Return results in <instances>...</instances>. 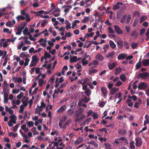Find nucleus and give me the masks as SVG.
<instances>
[{
  "label": "nucleus",
  "instance_id": "obj_1",
  "mask_svg": "<svg viewBox=\"0 0 149 149\" xmlns=\"http://www.w3.org/2000/svg\"><path fill=\"white\" fill-rule=\"evenodd\" d=\"M135 145L137 147H139L142 145L143 143L141 138L136 137L135 139Z\"/></svg>",
  "mask_w": 149,
  "mask_h": 149
},
{
  "label": "nucleus",
  "instance_id": "obj_2",
  "mask_svg": "<svg viewBox=\"0 0 149 149\" xmlns=\"http://www.w3.org/2000/svg\"><path fill=\"white\" fill-rule=\"evenodd\" d=\"M148 86V84L144 82H142L140 83L138 86L139 89H144L147 88Z\"/></svg>",
  "mask_w": 149,
  "mask_h": 149
},
{
  "label": "nucleus",
  "instance_id": "obj_3",
  "mask_svg": "<svg viewBox=\"0 0 149 149\" xmlns=\"http://www.w3.org/2000/svg\"><path fill=\"white\" fill-rule=\"evenodd\" d=\"M138 76L142 79H147L149 77V73L147 72H144L140 74Z\"/></svg>",
  "mask_w": 149,
  "mask_h": 149
},
{
  "label": "nucleus",
  "instance_id": "obj_4",
  "mask_svg": "<svg viewBox=\"0 0 149 149\" xmlns=\"http://www.w3.org/2000/svg\"><path fill=\"white\" fill-rule=\"evenodd\" d=\"M101 91L104 97V98H106L107 96L108 92L107 88L105 87L102 86L101 88Z\"/></svg>",
  "mask_w": 149,
  "mask_h": 149
},
{
  "label": "nucleus",
  "instance_id": "obj_5",
  "mask_svg": "<svg viewBox=\"0 0 149 149\" xmlns=\"http://www.w3.org/2000/svg\"><path fill=\"white\" fill-rule=\"evenodd\" d=\"M127 56V54L124 53L120 54L118 56V60H123L125 59Z\"/></svg>",
  "mask_w": 149,
  "mask_h": 149
},
{
  "label": "nucleus",
  "instance_id": "obj_6",
  "mask_svg": "<svg viewBox=\"0 0 149 149\" xmlns=\"http://www.w3.org/2000/svg\"><path fill=\"white\" fill-rule=\"evenodd\" d=\"M123 3L122 2H117L116 4L113 6V9L114 10H117L120 8V5H123Z\"/></svg>",
  "mask_w": 149,
  "mask_h": 149
},
{
  "label": "nucleus",
  "instance_id": "obj_7",
  "mask_svg": "<svg viewBox=\"0 0 149 149\" xmlns=\"http://www.w3.org/2000/svg\"><path fill=\"white\" fill-rule=\"evenodd\" d=\"M116 32L119 34H121L123 33V31L120 29L119 27L116 25L113 26Z\"/></svg>",
  "mask_w": 149,
  "mask_h": 149
},
{
  "label": "nucleus",
  "instance_id": "obj_8",
  "mask_svg": "<svg viewBox=\"0 0 149 149\" xmlns=\"http://www.w3.org/2000/svg\"><path fill=\"white\" fill-rule=\"evenodd\" d=\"M9 118L10 119V122L14 124H15L16 123L17 117L16 115L14 114L10 115L9 117Z\"/></svg>",
  "mask_w": 149,
  "mask_h": 149
},
{
  "label": "nucleus",
  "instance_id": "obj_9",
  "mask_svg": "<svg viewBox=\"0 0 149 149\" xmlns=\"http://www.w3.org/2000/svg\"><path fill=\"white\" fill-rule=\"evenodd\" d=\"M119 90L118 88H117L116 87H113L112 88L110 91V93L111 95H113L114 94L118 92Z\"/></svg>",
  "mask_w": 149,
  "mask_h": 149
},
{
  "label": "nucleus",
  "instance_id": "obj_10",
  "mask_svg": "<svg viewBox=\"0 0 149 149\" xmlns=\"http://www.w3.org/2000/svg\"><path fill=\"white\" fill-rule=\"evenodd\" d=\"M117 65L116 62H114L111 64L109 63L108 66L109 69L110 70H112L114 67H116Z\"/></svg>",
  "mask_w": 149,
  "mask_h": 149
},
{
  "label": "nucleus",
  "instance_id": "obj_11",
  "mask_svg": "<svg viewBox=\"0 0 149 149\" xmlns=\"http://www.w3.org/2000/svg\"><path fill=\"white\" fill-rule=\"evenodd\" d=\"M83 139L82 137H79L74 142V144L75 145H78L81 143L83 141Z\"/></svg>",
  "mask_w": 149,
  "mask_h": 149
},
{
  "label": "nucleus",
  "instance_id": "obj_12",
  "mask_svg": "<svg viewBox=\"0 0 149 149\" xmlns=\"http://www.w3.org/2000/svg\"><path fill=\"white\" fill-rule=\"evenodd\" d=\"M66 108V106L65 105L61 106L59 109L56 111L57 113H60L63 111Z\"/></svg>",
  "mask_w": 149,
  "mask_h": 149
},
{
  "label": "nucleus",
  "instance_id": "obj_13",
  "mask_svg": "<svg viewBox=\"0 0 149 149\" xmlns=\"http://www.w3.org/2000/svg\"><path fill=\"white\" fill-rule=\"evenodd\" d=\"M50 12H51V10L48 12L47 11H45L43 10H40L37 12L36 15L37 16H40L41 14L43 13H45V14H48Z\"/></svg>",
  "mask_w": 149,
  "mask_h": 149
},
{
  "label": "nucleus",
  "instance_id": "obj_14",
  "mask_svg": "<svg viewBox=\"0 0 149 149\" xmlns=\"http://www.w3.org/2000/svg\"><path fill=\"white\" fill-rule=\"evenodd\" d=\"M3 91L4 93V101L6 103H7L8 99V94L6 93V91L3 89Z\"/></svg>",
  "mask_w": 149,
  "mask_h": 149
},
{
  "label": "nucleus",
  "instance_id": "obj_15",
  "mask_svg": "<svg viewBox=\"0 0 149 149\" xmlns=\"http://www.w3.org/2000/svg\"><path fill=\"white\" fill-rule=\"evenodd\" d=\"M84 109L82 107L79 108L77 111L76 115L77 116L81 114L84 110Z\"/></svg>",
  "mask_w": 149,
  "mask_h": 149
},
{
  "label": "nucleus",
  "instance_id": "obj_16",
  "mask_svg": "<svg viewBox=\"0 0 149 149\" xmlns=\"http://www.w3.org/2000/svg\"><path fill=\"white\" fill-rule=\"evenodd\" d=\"M123 42L121 40H119L117 41V45L119 48L121 49L123 47Z\"/></svg>",
  "mask_w": 149,
  "mask_h": 149
},
{
  "label": "nucleus",
  "instance_id": "obj_17",
  "mask_svg": "<svg viewBox=\"0 0 149 149\" xmlns=\"http://www.w3.org/2000/svg\"><path fill=\"white\" fill-rule=\"evenodd\" d=\"M122 68L121 67H117L115 69V72L114 73L115 75L118 74L122 71Z\"/></svg>",
  "mask_w": 149,
  "mask_h": 149
},
{
  "label": "nucleus",
  "instance_id": "obj_18",
  "mask_svg": "<svg viewBox=\"0 0 149 149\" xmlns=\"http://www.w3.org/2000/svg\"><path fill=\"white\" fill-rule=\"evenodd\" d=\"M87 143L88 144L93 145L95 148H97L98 146V145L93 140L88 141L87 142Z\"/></svg>",
  "mask_w": 149,
  "mask_h": 149
},
{
  "label": "nucleus",
  "instance_id": "obj_19",
  "mask_svg": "<svg viewBox=\"0 0 149 149\" xmlns=\"http://www.w3.org/2000/svg\"><path fill=\"white\" fill-rule=\"evenodd\" d=\"M142 64L145 66L149 65V59L143 60Z\"/></svg>",
  "mask_w": 149,
  "mask_h": 149
},
{
  "label": "nucleus",
  "instance_id": "obj_20",
  "mask_svg": "<svg viewBox=\"0 0 149 149\" xmlns=\"http://www.w3.org/2000/svg\"><path fill=\"white\" fill-rule=\"evenodd\" d=\"M23 32L24 35L29 36L30 34V32L29 31L27 27L25 28L24 29L23 31Z\"/></svg>",
  "mask_w": 149,
  "mask_h": 149
},
{
  "label": "nucleus",
  "instance_id": "obj_21",
  "mask_svg": "<svg viewBox=\"0 0 149 149\" xmlns=\"http://www.w3.org/2000/svg\"><path fill=\"white\" fill-rule=\"evenodd\" d=\"M109 44L111 47L112 49H113L116 47V45L113 41H110L109 42Z\"/></svg>",
  "mask_w": 149,
  "mask_h": 149
},
{
  "label": "nucleus",
  "instance_id": "obj_22",
  "mask_svg": "<svg viewBox=\"0 0 149 149\" xmlns=\"http://www.w3.org/2000/svg\"><path fill=\"white\" fill-rule=\"evenodd\" d=\"M95 58L99 61H102L104 59V57L100 54H97L95 56Z\"/></svg>",
  "mask_w": 149,
  "mask_h": 149
},
{
  "label": "nucleus",
  "instance_id": "obj_23",
  "mask_svg": "<svg viewBox=\"0 0 149 149\" xmlns=\"http://www.w3.org/2000/svg\"><path fill=\"white\" fill-rule=\"evenodd\" d=\"M77 57L76 56H73L72 57L70 58V62L71 63L76 62L77 61Z\"/></svg>",
  "mask_w": 149,
  "mask_h": 149
},
{
  "label": "nucleus",
  "instance_id": "obj_24",
  "mask_svg": "<svg viewBox=\"0 0 149 149\" xmlns=\"http://www.w3.org/2000/svg\"><path fill=\"white\" fill-rule=\"evenodd\" d=\"M44 56L45 57L44 58L45 60L47 59V58H50L52 57L51 55L50 54H48L47 51H45Z\"/></svg>",
  "mask_w": 149,
  "mask_h": 149
},
{
  "label": "nucleus",
  "instance_id": "obj_25",
  "mask_svg": "<svg viewBox=\"0 0 149 149\" xmlns=\"http://www.w3.org/2000/svg\"><path fill=\"white\" fill-rule=\"evenodd\" d=\"M115 53L114 52H112V53L109 52L108 54L106 56V57L107 58H109L110 57L111 58H113V56L114 55Z\"/></svg>",
  "mask_w": 149,
  "mask_h": 149
},
{
  "label": "nucleus",
  "instance_id": "obj_26",
  "mask_svg": "<svg viewBox=\"0 0 149 149\" xmlns=\"http://www.w3.org/2000/svg\"><path fill=\"white\" fill-rule=\"evenodd\" d=\"M25 18V17H24L22 16L21 15H18L16 17V19L18 22L21 20H24Z\"/></svg>",
  "mask_w": 149,
  "mask_h": 149
},
{
  "label": "nucleus",
  "instance_id": "obj_27",
  "mask_svg": "<svg viewBox=\"0 0 149 149\" xmlns=\"http://www.w3.org/2000/svg\"><path fill=\"white\" fill-rule=\"evenodd\" d=\"M141 59H140L139 61V62L137 63L136 64L135 67L137 70L139 69V68H141Z\"/></svg>",
  "mask_w": 149,
  "mask_h": 149
},
{
  "label": "nucleus",
  "instance_id": "obj_28",
  "mask_svg": "<svg viewBox=\"0 0 149 149\" xmlns=\"http://www.w3.org/2000/svg\"><path fill=\"white\" fill-rule=\"evenodd\" d=\"M134 141H131L130 143V148L131 149H134L135 148V146L134 145Z\"/></svg>",
  "mask_w": 149,
  "mask_h": 149
},
{
  "label": "nucleus",
  "instance_id": "obj_29",
  "mask_svg": "<svg viewBox=\"0 0 149 149\" xmlns=\"http://www.w3.org/2000/svg\"><path fill=\"white\" fill-rule=\"evenodd\" d=\"M120 79L123 81H126V77L124 74H122L120 76Z\"/></svg>",
  "mask_w": 149,
  "mask_h": 149
},
{
  "label": "nucleus",
  "instance_id": "obj_30",
  "mask_svg": "<svg viewBox=\"0 0 149 149\" xmlns=\"http://www.w3.org/2000/svg\"><path fill=\"white\" fill-rule=\"evenodd\" d=\"M84 93L87 95H90L91 93V91L89 89H87L84 92Z\"/></svg>",
  "mask_w": 149,
  "mask_h": 149
},
{
  "label": "nucleus",
  "instance_id": "obj_31",
  "mask_svg": "<svg viewBox=\"0 0 149 149\" xmlns=\"http://www.w3.org/2000/svg\"><path fill=\"white\" fill-rule=\"evenodd\" d=\"M91 99L88 98L86 96H84L81 100L83 101L85 103H87Z\"/></svg>",
  "mask_w": 149,
  "mask_h": 149
},
{
  "label": "nucleus",
  "instance_id": "obj_32",
  "mask_svg": "<svg viewBox=\"0 0 149 149\" xmlns=\"http://www.w3.org/2000/svg\"><path fill=\"white\" fill-rule=\"evenodd\" d=\"M147 17L146 16H142L140 20V23H142L144 20H146L147 19Z\"/></svg>",
  "mask_w": 149,
  "mask_h": 149
},
{
  "label": "nucleus",
  "instance_id": "obj_33",
  "mask_svg": "<svg viewBox=\"0 0 149 149\" xmlns=\"http://www.w3.org/2000/svg\"><path fill=\"white\" fill-rule=\"evenodd\" d=\"M37 61H38L37 56H32V62H36Z\"/></svg>",
  "mask_w": 149,
  "mask_h": 149
},
{
  "label": "nucleus",
  "instance_id": "obj_34",
  "mask_svg": "<svg viewBox=\"0 0 149 149\" xmlns=\"http://www.w3.org/2000/svg\"><path fill=\"white\" fill-rule=\"evenodd\" d=\"M118 132L121 135H124L126 133V131L125 130H120L118 131Z\"/></svg>",
  "mask_w": 149,
  "mask_h": 149
},
{
  "label": "nucleus",
  "instance_id": "obj_35",
  "mask_svg": "<svg viewBox=\"0 0 149 149\" xmlns=\"http://www.w3.org/2000/svg\"><path fill=\"white\" fill-rule=\"evenodd\" d=\"M44 80L42 79H40L38 81V85L40 87H42L43 85Z\"/></svg>",
  "mask_w": 149,
  "mask_h": 149
},
{
  "label": "nucleus",
  "instance_id": "obj_36",
  "mask_svg": "<svg viewBox=\"0 0 149 149\" xmlns=\"http://www.w3.org/2000/svg\"><path fill=\"white\" fill-rule=\"evenodd\" d=\"M3 86L5 89L4 90L6 91L5 90L7 89L8 87V84H7V81L6 80L4 81L3 82Z\"/></svg>",
  "mask_w": 149,
  "mask_h": 149
},
{
  "label": "nucleus",
  "instance_id": "obj_37",
  "mask_svg": "<svg viewBox=\"0 0 149 149\" xmlns=\"http://www.w3.org/2000/svg\"><path fill=\"white\" fill-rule=\"evenodd\" d=\"M26 124L28 125L29 128L33 126L34 123L32 121H29L26 122Z\"/></svg>",
  "mask_w": 149,
  "mask_h": 149
},
{
  "label": "nucleus",
  "instance_id": "obj_38",
  "mask_svg": "<svg viewBox=\"0 0 149 149\" xmlns=\"http://www.w3.org/2000/svg\"><path fill=\"white\" fill-rule=\"evenodd\" d=\"M138 21L139 19L138 18H135L133 24V27H135L136 26L138 22Z\"/></svg>",
  "mask_w": 149,
  "mask_h": 149
},
{
  "label": "nucleus",
  "instance_id": "obj_39",
  "mask_svg": "<svg viewBox=\"0 0 149 149\" xmlns=\"http://www.w3.org/2000/svg\"><path fill=\"white\" fill-rule=\"evenodd\" d=\"M108 30L109 32L110 33H114L115 31L113 30V29L110 27H109L108 28Z\"/></svg>",
  "mask_w": 149,
  "mask_h": 149
},
{
  "label": "nucleus",
  "instance_id": "obj_40",
  "mask_svg": "<svg viewBox=\"0 0 149 149\" xmlns=\"http://www.w3.org/2000/svg\"><path fill=\"white\" fill-rule=\"evenodd\" d=\"M138 45L137 43L133 42L131 45V47L133 49H134Z\"/></svg>",
  "mask_w": 149,
  "mask_h": 149
},
{
  "label": "nucleus",
  "instance_id": "obj_41",
  "mask_svg": "<svg viewBox=\"0 0 149 149\" xmlns=\"http://www.w3.org/2000/svg\"><path fill=\"white\" fill-rule=\"evenodd\" d=\"M29 56V54H26L24 52H22L20 54V56L21 57H22L23 56L26 57Z\"/></svg>",
  "mask_w": 149,
  "mask_h": 149
},
{
  "label": "nucleus",
  "instance_id": "obj_42",
  "mask_svg": "<svg viewBox=\"0 0 149 149\" xmlns=\"http://www.w3.org/2000/svg\"><path fill=\"white\" fill-rule=\"evenodd\" d=\"M89 20V17H86L84 18L82 20V22L84 23H85L86 22Z\"/></svg>",
  "mask_w": 149,
  "mask_h": 149
},
{
  "label": "nucleus",
  "instance_id": "obj_43",
  "mask_svg": "<svg viewBox=\"0 0 149 149\" xmlns=\"http://www.w3.org/2000/svg\"><path fill=\"white\" fill-rule=\"evenodd\" d=\"M19 125V124H17L14 127L13 129V131L14 132H16L17 131V129Z\"/></svg>",
  "mask_w": 149,
  "mask_h": 149
},
{
  "label": "nucleus",
  "instance_id": "obj_44",
  "mask_svg": "<svg viewBox=\"0 0 149 149\" xmlns=\"http://www.w3.org/2000/svg\"><path fill=\"white\" fill-rule=\"evenodd\" d=\"M104 146L106 149H111V145L109 143H104Z\"/></svg>",
  "mask_w": 149,
  "mask_h": 149
},
{
  "label": "nucleus",
  "instance_id": "obj_45",
  "mask_svg": "<svg viewBox=\"0 0 149 149\" xmlns=\"http://www.w3.org/2000/svg\"><path fill=\"white\" fill-rule=\"evenodd\" d=\"M21 13L22 15L26 16V17L30 16V15L27 14L24 10H22L21 11Z\"/></svg>",
  "mask_w": 149,
  "mask_h": 149
},
{
  "label": "nucleus",
  "instance_id": "obj_46",
  "mask_svg": "<svg viewBox=\"0 0 149 149\" xmlns=\"http://www.w3.org/2000/svg\"><path fill=\"white\" fill-rule=\"evenodd\" d=\"M24 107L23 105H21L20 106V109L19 110V112L21 113H23L24 110Z\"/></svg>",
  "mask_w": 149,
  "mask_h": 149
},
{
  "label": "nucleus",
  "instance_id": "obj_47",
  "mask_svg": "<svg viewBox=\"0 0 149 149\" xmlns=\"http://www.w3.org/2000/svg\"><path fill=\"white\" fill-rule=\"evenodd\" d=\"M113 84L111 81H110L109 82V84L108 85V88L109 89H111L112 88L113 86Z\"/></svg>",
  "mask_w": 149,
  "mask_h": 149
},
{
  "label": "nucleus",
  "instance_id": "obj_48",
  "mask_svg": "<svg viewBox=\"0 0 149 149\" xmlns=\"http://www.w3.org/2000/svg\"><path fill=\"white\" fill-rule=\"evenodd\" d=\"M6 25L9 27H11L13 25L12 24V21H9L7 22L6 23Z\"/></svg>",
  "mask_w": 149,
  "mask_h": 149
},
{
  "label": "nucleus",
  "instance_id": "obj_49",
  "mask_svg": "<svg viewBox=\"0 0 149 149\" xmlns=\"http://www.w3.org/2000/svg\"><path fill=\"white\" fill-rule=\"evenodd\" d=\"M42 22L41 23V26L42 27H44L45 24L47 23V20L46 19L43 20Z\"/></svg>",
  "mask_w": 149,
  "mask_h": 149
},
{
  "label": "nucleus",
  "instance_id": "obj_50",
  "mask_svg": "<svg viewBox=\"0 0 149 149\" xmlns=\"http://www.w3.org/2000/svg\"><path fill=\"white\" fill-rule=\"evenodd\" d=\"M98 70H97L93 69L89 71V74L90 75H91L92 74L96 73L97 72Z\"/></svg>",
  "mask_w": 149,
  "mask_h": 149
},
{
  "label": "nucleus",
  "instance_id": "obj_51",
  "mask_svg": "<svg viewBox=\"0 0 149 149\" xmlns=\"http://www.w3.org/2000/svg\"><path fill=\"white\" fill-rule=\"evenodd\" d=\"M134 1L137 4L139 5H142V2L141 0H132Z\"/></svg>",
  "mask_w": 149,
  "mask_h": 149
},
{
  "label": "nucleus",
  "instance_id": "obj_52",
  "mask_svg": "<svg viewBox=\"0 0 149 149\" xmlns=\"http://www.w3.org/2000/svg\"><path fill=\"white\" fill-rule=\"evenodd\" d=\"M127 16L126 15H124L123 17L121 18L120 20V22L122 23H124L125 19L126 18Z\"/></svg>",
  "mask_w": 149,
  "mask_h": 149
},
{
  "label": "nucleus",
  "instance_id": "obj_53",
  "mask_svg": "<svg viewBox=\"0 0 149 149\" xmlns=\"http://www.w3.org/2000/svg\"><path fill=\"white\" fill-rule=\"evenodd\" d=\"M24 45V43H23V41H22L21 42V44H20L19 46L18 47L17 49L18 50L20 49L23 46V45Z\"/></svg>",
  "mask_w": 149,
  "mask_h": 149
},
{
  "label": "nucleus",
  "instance_id": "obj_54",
  "mask_svg": "<svg viewBox=\"0 0 149 149\" xmlns=\"http://www.w3.org/2000/svg\"><path fill=\"white\" fill-rule=\"evenodd\" d=\"M146 29L144 28H142L140 30V34L141 36L144 33Z\"/></svg>",
  "mask_w": 149,
  "mask_h": 149
},
{
  "label": "nucleus",
  "instance_id": "obj_55",
  "mask_svg": "<svg viewBox=\"0 0 149 149\" xmlns=\"http://www.w3.org/2000/svg\"><path fill=\"white\" fill-rule=\"evenodd\" d=\"M10 40V39H8L7 41H5V42L3 43L2 45L3 47L6 48L7 47L8 45L7 42L8 41H9Z\"/></svg>",
  "mask_w": 149,
  "mask_h": 149
},
{
  "label": "nucleus",
  "instance_id": "obj_56",
  "mask_svg": "<svg viewBox=\"0 0 149 149\" xmlns=\"http://www.w3.org/2000/svg\"><path fill=\"white\" fill-rule=\"evenodd\" d=\"M91 120V118L90 117H89L87 118V119H86V120L84 122V125H85L86 123L87 124H88V122H90V121Z\"/></svg>",
  "mask_w": 149,
  "mask_h": 149
},
{
  "label": "nucleus",
  "instance_id": "obj_57",
  "mask_svg": "<svg viewBox=\"0 0 149 149\" xmlns=\"http://www.w3.org/2000/svg\"><path fill=\"white\" fill-rule=\"evenodd\" d=\"M106 130V128H102V129H98V131H100L101 132H104L106 133H107V131Z\"/></svg>",
  "mask_w": 149,
  "mask_h": 149
},
{
  "label": "nucleus",
  "instance_id": "obj_58",
  "mask_svg": "<svg viewBox=\"0 0 149 149\" xmlns=\"http://www.w3.org/2000/svg\"><path fill=\"white\" fill-rule=\"evenodd\" d=\"M106 103V101H102L100 104V106L101 107H104Z\"/></svg>",
  "mask_w": 149,
  "mask_h": 149
},
{
  "label": "nucleus",
  "instance_id": "obj_59",
  "mask_svg": "<svg viewBox=\"0 0 149 149\" xmlns=\"http://www.w3.org/2000/svg\"><path fill=\"white\" fill-rule=\"evenodd\" d=\"M99 63V61L96 60H94L93 62V64L94 65H97Z\"/></svg>",
  "mask_w": 149,
  "mask_h": 149
},
{
  "label": "nucleus",
  "instance_id": "obj_60",
  "mask_svg": "<svg viewBox=\"0 0 149 149\" xmlns=\"http://www.w3.org/2000/svg\"><path fill=\"white\" fill-rule=\"evenodd\" d=\"M38 61H37L36 62H32V61H31V63L29 65V66L30 67H32L33 66H35L36 64H37Z\"/></svg>",
  "mask_w": 149,
  "mask_h": 149
},
{
  "label": "nucleus",
  "instance_id": "obj_61",
  "mask_svg": "<svg viewBox=\"0 0 149 149\" xmlns=\"http://www.w3.org/2000/svg\"><path fill=\"white\" fill-rule=\"evenodd\" d=\"M67 84V82L63 83L60 85V88H62L64 87Z\"/></svg>",
  "mask_w": 149,
  "mask_h": 149
},
{
  "label": "nucleus",
  "instance_id": "obj_62",
  "mask_svg": "<svg viewBox=\"0 0 149 149\" xmlns=\"http://www.w3.org/2000/svg\"><path fill=\"white\" fill-rule=\"evenodd\" d=\"M22 103L24 106L26 107L27 106V102L25 101L24 100H23V99L22 100Z\"/></svg>",
  "mask_w": 149,
  "mask_h": 149
},
{
  "label": "nucleus",
  "instance_id": "obj_63",
  "mask_svg": "<svg viewBox=\"0 0 149 149\" xmlns=\"http://www.w3.org/2000/svg\"><path fill=\"white\" fill-rule=\"evenodd\" d=\"M123 83L122 81H119L117 82L116 84L115 85L117 86H120Z\"/></svg>",
  "mask_w": 149,
  "mask_h": 149
},
{
  "label": "nucleus",
  "instance_id": "obj_64",
  "mask_svg": "<svg viewBox=\"0 0 149 149\" xmlns=\"http://www.w3.org/2000/svg\"><path fill=\"white\" fill-rule=\"evenodd\" d=\"M85 146L86 147L85 149H95V148H93V147H92L91 146H88L86 147L87 145H86Z\"/></svg>",
  "mask_w": 149,
  "mask_h": 149
}]
</instances>
